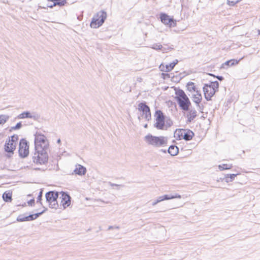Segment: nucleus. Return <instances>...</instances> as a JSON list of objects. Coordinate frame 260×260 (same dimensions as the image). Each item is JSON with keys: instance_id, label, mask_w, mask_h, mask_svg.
<instances>
[{"instance_id": "nucleus-1", "label": "nucleus", "mask_w": 260, "mask_h": 260, "mask_svg": "<svg viewBox=\"0 0 260 260\" xmlns=\"http://www.w3.org/2000/svg\"><path fill=\"white\" fill-rule=\"evenodd\" d=\"M175 99L181 110L187 111L191 106L190 101L184 91L181 89L175 90Z\"/></svg>"}, {"instance_id": "nucleus-2", "label": "nucleus", "mask_w": 260, "mask_h": 260, "mask_svg": "<svg viewBox=\"0 0 260 260\" xmlns=\"http://www.w3.org/2000/svg\"><path fill=\"white\" fill-rule=\"evenodd\" d=\"M50 150L35 149L32 156V161L36 165H46L48 161V151Z\"/></svg>"}, {"instance_id": "nucleus-3", "label": "nucleus", "mask_w": 260, "mask_h": 260, "mask_svg": "<svg viewBox=\"0 0 260 260\" xmlns=\"http://www.w3.org/2000/svg\"><path fill=\"white\" fill-rule=\"evenodd\" d=\"M144 140L149 145L156 147L165 146L168 142V139L166 137L164 136H154L150 134L144 137Z\"/></svg>"}, {"instance_id": "nucleus-4", "label": "nucleus", "mask_w": 260, "mask_h": 260, "mask_svg": "<svg viewBox=\"0 0 260 260\" xmlns=\"http://www.w3.org/2000/svg\"><path fill=\"white\" fill-rule=\"evenodd\" d=\"M107 18V13L101 10L96 13L92 18L90 25L91 27L96 28L102 26Z\"/></svg>"}, {"instance_id": "nucleus-5", "label": "nucleus", "mask_w": 260, "mask_h": 260, "mask_svg": "<svg viewBox=\"0 0 260 260\" xmlns=\"http://www.w3.org/2000/svg\"><path fill=\"white\" fill-rule=\"evenodd\" d=\"M35 149L49 150V142L44 135L37 134L35 135Z\"/></svg>"}, {"instance_id": "nucleus-6", "label": "nucleus", "mask_w": 260, "mask_h": 260, "mask_svg": "<svg viewBox=\"0 0 260 260\" xmlns=\"http://www.w3.org/2000/svg\"><path fill=\"white\" fill-rule=\"evenodd\" d=\"M58 196V192L55 191H49L46 193V202L49 204L50 208L55 209L58 208V204L57 201Z\"/></svg>"}, {"instance_id": "nucleus-7", "label": "nucleus", "mask_w": 260, "mask_h": 260, "mask_svg": "<svg viewBox=\"0 0 260 260\" xmlns=\"http://www.w3.org/2000/svg\"><path fill=\"white\" fill-rule=\"evenodd\" d=\"M154 118L156 122L154 126L157 129L164 130L165 127V116L160 110H157L155 112Z\"/></svg>"}, {"instance_id": "nucleus-8", "label": "nucleus", "mask_w": 260, "mask_h": 260, "mask_svg": "<svg viewBox=\"0 0 260 260\" xmlns=\"http://www.w3.org/2000/svg\"><path fill=\"white\" fill-rule=\"evenodd\" d=\"M175 134L177 135L178 140L184 139L189 141L194 136V133L189 129H177Z\"/></svg>"}, {"instance_id": "nucleus-9", "label": "nucleus", "mask_w": 260, "mask_h": 260, "mask_svg": "<svg viewBox=\"0 0 260 260\" xmlns=\"http://www.w3.org/2000/svg\"><path fill=\"white\" fill-rule=\"evenodd\" d=\"M19 155L21 158H25L29 154V143L24 139H22L19 144Z\"/></svg>"}, {"instance_id": "nucleus-10", "label": "nucleus", "mask_w": 260, "mask_h": 260, "mask_svg": "<svg viewBox=\"0 0 260 260\" xmlns=\"http://www.w3.org/2000/svg\"><path fill=\"white\" fill-rule=\"evenodd\" d=\"M47 210V208H45V209L41 212H38L32 214H29L28 215H27V213L20 214L17 217L16 220L18 222H23L34 220L37 218L38 217H39L43 213H44Z\"/></svg>"}, {"instance_id": "nucleus-11", "label": "nucleus", "mask_w": 260, "mask_h": 260, "mask_svg": "<svg viewBox=\"0 0 260 260\" xmlns=\"http://www.w3.org/2000/svg\"><path fill=\"white\" fill-rule=\"evenodd\" d=\"M160 19L162 23L165 25H168L170 27H174L176 25V21L173 18H171L166 13H161L160 14Z\"/></svg>"}, {"instance_id": "nucleus-12", "label": "nucleus", "mask_w": 260, "mask_h": 260, "mask_svg": "<svg viewBox=\"0 0 260 260\" xmlns=\"http://www.w3.org/2000/svg\"><path fill=\"white\" fill-rule=\"evenodd\" d=\"M203 91L205 98L207 101H209L211 100L212 97H213L218 90H216V89L212 87L211 88L210 86H207V85H204Z\"/></svg>"}, {"instance_id": "nucleus-13", "label": "nucleus", "mask_w": 260, "mask_h": 260, "mask_svg": "<svg viewBox=\"0 0 260 260\" xmlns=\"http://www.w3.org/2000/svg\"><path fill=\"white\" fill-rule=\"evenodd\" d=\"M18 119L31 118L35 120H38L40 118V115L35 112L30 113L29 111H24L18 115Z\"/></svg>"}, {"instance_id": "nucleus-14", "label": "nucleus", "mask_w": 260, "mask_h": 260, "mask_svg": "<svg viewBox=\"0 0 260 260\" xmlns=\"http://www.w3.org/2000/svg\"><path fill=\"white\" fill-rule=\"evenodd\" d=\"M71 198L68 193L62 192L61 204L62 205L63 209H66L70 206L71 204Z\"/></svg>"}, {"instance_id": "nucleus-15", "label": "nucleus", "mask_w": 260, "mask_h": 260, "mask_svg": "<svg viewBox=\"0 0 260 260\" xmlns=\"http://www.w3.org/2000/svg\"><path fill=\"white\" fill-rule=\"evenodd\" d=\"M16 144L13 143V142H11L9 140H7L4 146L5 151L8 153L13 154L14 151L16 149Z\"/></svg>"}, {"instance_id": "nucleus-16", "label": "nucleus", "mask_w": 260, "mask_h": 260, "mask_svg": "<svg viewBox=\"0 0 260 260\" xmlns=\"http://www.w3.org/2000/svg\"><path fill=\"white\" fill-rule=\"evenodd\" d=\"M187 111L188 113L187 114V122L189 123L191 122L197 116V112L194 108L191 109L189 108V110Z\"/></svg>"}, {"instance_id": "nucleus-17", "label": "nucleus", "mask_w": 260, "mask_h": 260, "mask_svg": "<svg viewBox=\"0 0 260 260\" xmlns=\"http://www.w3.org/2000/svg\"><path fill=\"white\" fill-rule=\"evenodd\" d=\"M86 171L87 170L86 168L79 164L76 165V168L74 171L76 174L80 176L85 175L86 173Z\"/></svg>"}, {"instance_id": "nucleus-18", "label": "nucleus", "mask_w": 260, "mask_h": 260, "mask_svg": "<svg viewBox=\"0 0 260 260\" xmlns=\"http://www.w3.org/2000/svg\"><path fill=\"white\" fill-rule=\"evenodd\" d=\"M138 110L143 112V114L150 111L149 107L146 105L145 102H141L138 105Z\"/></svg>"}, {"instance_id": "nucleus-19", "label": "nucleus", "mask_w": 260, "mask_h": 260, "mask_svg": "<svg viewBox=\"0 0 260 260\" xmlns=\"http://www.w3.org/2000/svg\"><path fill=\"white\" fill-rule=\"evenodd\" d=\"M238 174H226L224 175V177L223 178H220L222 181H224L226 183H229L233 181L235 177H236Z\"/></svg>"}, {"instance_id": "nucleus-20", "label": "nucleus", "mask_w": 260, "mask_h": 260, "mask_svg": "<svg viewBox=\"0 0 260 260\" xmlns=\"http://www.w3.org/2000/svg\"><path fill=\"white\" fill-rule=\"evenodd\" d=\"M168 152L172 156H175L179 153V148L175 145H171L168 149Z\"/></svg>"}, {"instance_id": "nucleus-21", "label": "nucleus", "mask_w": 260, "mask_h": 260, "mask_svg": "<svg viewBox=\"0 0 260 260\" xmlns=\"http://www.w3.org/2000/svg\"><path fill=\"white\" fill-rule=\"evenodd\" d=\"M160 70L162 72H169L173 69V66L170 63V64L164 66L163 64H161L159 67Z\"/></svg>"}, {"instance_id": "nucleus-22", "label": "nucleus", "mask_w": 260, "mask_h": 260, "mask_svg": "<svg viewBox=\"0 0 260 260\" xmlns=\"http://www.w3.org/2000/svg\"><path fill=\"white\" fill-rule=\"evenodd\" d=\"M3 199L6 202H11L12 199V192L10 191H5L2 196Z\"/></svg>"}, {"instance_id": "nucleus-23", "label": "nucleus", "mask_w": 260, "mask_h": 260, "mask_svg": "<svg viewBox=\"0 0 260 260\" xmlns=\"http://www.w3.org/2000/svg\"><path fill=\"white\" fill-rule=\"evenodd\" d=\"M186 87L187 90L190 92H195L198 89L195 86L194 83L192 82H188L186 85Z\"/></svg>"}, {"instance_id": "nucleus-24", "label": "nucleus", "mask_w": 260, "mask_h": 260, "mask_svg": "<svg viewBox=\"0 0 260 260\" xmlns=\"http://www.w3.org/2000/svg\"><path fill=\"white\" fill-rule=\"evenodd\" d=\"M239 60H237L236 59H231L225 61L224 63L221 65V68H225L224 66H226L228 67L232 66L235 64H237L238 63Z\"/></svg>"}, {"instance_id": "nucleus-25", "label": "nucleus", "mask_w": 260, "mask_h": 260, "mask_svg": "<svg viewBox=\"0 0 260 260\" xmlns=\"http://www.w3.org/2000/svg\"><path fill=\"white\" fill-rule=\"evenodd\" d=\"M48 2H51L54 3V5H57L62 7L67 3L66 0H47Z\"/></svg>"}, {"instance_id": "nucleus-26", "label": "nucleus", "mask_w": 260, "mask_h": 260, "mask_svg": "<svg viewBox=\"0 0 260 260\" xmlns=\"http://www.w3.org/2000/svg\"><path fill=\"white\" fill-rule=\"evenodd\" d=\"M205 85H207V86H210L211 88L212 87L213 88L216 89V90H218L219 84L217 81H211L209 84H205Z\"/></svg>"}, {"instance_id": "nucleus-27", "label": "nucleus", "mask_w": 260, "mask_h": 260, "mask_svg": "<svg viewBox=\"0 0 260 260\" xmlns=\"http://www.w3.org/2000/svg\"><path fill=\"white\" fill-rule=\"evenodd\" d=\"M232 167V165L222 164L218 166V168L220 171L229 170L231 169Z\"/></svg>"}, {"instance_id": "nucleus-28", "label": "nucleus", "mask_w": 260, "mask_h": 260, "mask_svg": "<svg viewBox=\"0 0 260 260\" xmlns=\"http://www.w3.org/2000/svg\"><path fill=\"white\" fill-rule=\"evenodd\" d=\"M9 116L6 115H0V124H4L9 119Z\"/></svg>"}, {"instance_id": "nucleus-29", "label": "nucleus", "mask_w": 260, "mask_h": 260, "mask_svg": "<svg viewBox=\"0 0 260 260\" xmlns=\"http://www.w3.org/2000/svg\"><path fill=\"white\" fill-rule=\"evenodd\" d=\"M173 125V121L170 118L165 119V130H167L168 128L171 127Z\"/></svg>"}, {"instance_id": "nucleus-30", "label": "nucleus", "mask_w": 260, "mask_h": 260, "mask_svg": "<svg viewBox=\"0 0 260 260\" xmlns=\"http://www.w3.org/2000/svg\"><path fill=\"white\" fill-rule=\"evenodd\" d=\"M9 140L17 144L18 140V136L17 135H14L11 138H9Z\"/></svg>"}, {"instance_id": "nucleus-31", "label": "nucleus", "mask_w": 260, "mask_h": 260, "mask_svg": "<svg viewBox=\"0 0 260 260\" xmlns=\"http://www.w3.org/2000/svg\"><path fill=\"white\" fill-rule=\"evenodd\" d=\"M241 0H228L227 4L230 6H234L236 4L240 2Z\"/></svg>"}, {"instance_id": "nucleus-32", "label": "nucleus", "mask_w": 260, "mask_h": 260, "mask_svg": "<svg viewBox=\"0 0 260 260\" xmlns=\"http://www.w3.org/2000/svg\"><path fill=\"white\" fill-rule=\"evenodd\" d=\"M21 122H18L15 126H12L10 129V131L20 129L22 127Z\"/></svg>"}, {"instance_id": "nucleus-33", "label": "nucleus", "mask_w": 260, "mask_h": 260, "mask_svg": "<svg viewBox=\"0 0 260 260\" xmlns=\"http://www.w3.org/2000/svg\"><path fill=\"white\" fill-rule=\"evenodd\" d=\"M169 198H170L169 197V194H165L164 196L159 197L157 200L159 203L165 200H168Z\"/></svg>"}, {"instance_id": "nucleus-34", "label": "nucleus", "mask_w": 260, "mask_h": 260, "mask_svg": "<svg viewBox=\"0 0 260 260\" xmlns=\"http://www.w3.org/2000/svg\"><path fill=\"white\" fill-rule=\"evenodd\" d=\"M43 190L42 189H41V190L40 191L39 193L38 196V197L37 198V202L40 203L41 205H42L41 200H42V197H43Z\"/></svg>"}, {"instance_id": "nucleus-35", "label": "nucleus", "mask_w": 260, "mask_h": 260, "mask_svg": "<svg viewBox=\"0 0 260 260\" xmlns=\"http://www.w3.org/2000/svg\"><path fill=\"white\" fill-rule=\"evenodd\" d=\"M192 98H193V101L194 102L196 105L198 104H200L201 102V101L202 99L199 98H198V96H196L194 95H192Z\"/></svg>"}, {"instance_id": "nucleus-36", "label": "nucleus", "mask_w": 260, "mask_h": 260, "mask_svg": "<svg viewBox=\"0 0 260 260\" xmlns=\"http://www.w3.org/2000/svg\"><path fill=\"white\" fill-rule=\"evenodd\" d=\"M144 118L147 121H149L151 119V112H148V113H145L143 114Z\"/></svg>"}, {"instance_id": "nucleus-37", "label": "nucleus", "mask_w": 260, "mask_h": 260, "mask_svg": "<svg viewBox=\"0 0 260 260\" xmlns=\"http://www.w3.org/2000/svg\"><path fill=\"white\" fill-rule=\"evenodd\" d=\"M162 48V46L159 44H154L152 45V48L155 50H160Z\"/></svg>"}, {"instance_id": "nucleus-38", "label": "nucleus", "mask_w": 260, "mask_h": 260, "mask_svg": "<svg viewBox=\"0 0 260 260\" xmlns=\"http://www.w3.org/2000/svg\"><path fill=\"white\" fill-rule=\"evenodd\" d=\"M169 197L170 198L169 199V200L173 199L175 198L180 199L181 198V196L180 194H178L177 193H175L174 195H169Z\"/></svg>"}, {"instance_id": "nucleus-39", "label": "nucleus", "mask_w": 260, "mask_h": 260, "mask_svg": "<svg viewBox=\"0 0 260 260\" xmlns=\"http://www.w3.org/2000/svg\"><path fill=\"white\" fill-rule=\"evenodd\" d=\"M161 77L164 79H167L171 78L170 75L168 73H161Z\"/></svg>"}, {"instance_id": "nucleus-40", "label": "nucleus", "mask_w": 260, "mask_h": 260, "mask_svg": "<svg viewBox=\"0 0 260 260\" xmlns=\"http://www.w3.org/2000/svg\"><path fill=\"white\" fill-rule=\"evenodd\" d=\"M108 184L109 185H110L111 186H116L118 188H117V189H119V187H123V185H121V184H115V183H112L111 182H109L108 183Z\"/></svg>"}, {"instance_id": "nucleus-41", "label": "nucleus", "mask_w": 260, "mask_h": 260, "mask_svg": "<svg viewBox=\"0 0 260 260\" xmlns=\"http://www.w3.org/2000/svg\"><path fill=\"white\" fill-rule=\"evenodd\" d=\"M197 106L198 108L199 111L200 112L202 113L203 111L204 110V105L203 104H201V103H200V104H197Z\"/></svg>"}, {"instance_id": "nucleus-42", "label": "nucleus", "mask_w": 260, "mask_h": 260, "mask_svg": "<svg viewBox=\"0 0 260 260\" xmlns=\"http://www.w3.org/2000/svg\"><path fill=\"white\" fill-rule=\"evenodd\" d=\"M209 75L210 76H212L214 77L215 78H217L218 80H219L220 81L224 80V78L221 76H218V75L215 76L212 74H209Z\"/></svg>"}, {"instance_id": "nucleus-43", "label": "nucleus", "mask_w": 260, "mask_h": 260, "mask_svg": "<svg viewBox=\"0 0 260 260\" xmlns=\"http://www.w3.org/2000/svg\"><path fill=\"white\" fill-rule=\"evenodd\" d=\"M195 92L196 93V94H194V95H196V96H198V98H199L201 99H202V94L200 92V91H199L198 89L197 90V91H195Z\"/></svg>"}, {"instance_id": "nucleus-44", "label": "nucleus", "mask_w": 260, "mask_h": 260, "mask_svg": "<svg viewBox=\"0 0 260 260\" xmlns=\"http://www.w3.org/2000/svg\"><path fill=\"white\" fill-rule=\"evenodd\" d=\"M28 205L33 206L35 205V200L34 199L30 200L27 202Z\"/></svg>"}, {"instance_id": "nucleus-45", "label": "nucleus", "mask_w": 260, "mask_h": 260, "mask_svg": "<svg viewBox=\"0 0 260 260\" xmlns=\"http://www.w3.org/2000/svg\"><path fill=\"white\" fill-rule=\"evenodd\" d=\"M178 61L177 59H176L175 61H174L173 62H171V64L173 66V68H174L175 66L178 63Z\"/></svg>"}, {"instance_id": "nucleus-46", "label": "nucleus", "mask_w": 260, "mask_h": 260, "mask_svg": "<svg viewBox=\"0 0 260 260\" xmlns=\"http://www.w3.org/2000/svg\"><path fill=\"white\" fill-rule=\"evenodd\" d=\"M159 203L158 201L157 200H156V201H154L152 205V206H155L157 204H158Z\"/></svg>"}, {"instance_id": "nucleus-47", "label": "nucleus", "mask_w": 260, "mask_h": 260, "mask_svg": "<svg viewBox=\"0 0 260 260\" xmlns=\"http://www.w3.org/2000/svg\"><path fill=\"white\" fill-rule=\"evenodd\" d=\"M56 5H54V3L53 4H51L50 5H48V7L50 8H53L54 7L56 6Z\"/></svg>"}, {"instance_id": "nucleus-48", "label": "nucleus", "mask_w": 260, "mask_h": 260, "mask_svg": "<svg viewBox=\"0 0 260 260\" xmlns=\"http://www.w3.org/2000/svg\"><path fill=\"white\" fill-rule=\"evenodd\" d=\"M114 229V226H112V225L109 226V228H108V230H112V229Z\"/></svg>"}, {"instance_id": "nucleus-49", "label": "nucleus", "mask_w": 260, "mask_h": 260, "mask_svg": "<svg viewBox=\"0 0 260 260\" xmlns=\"http://www.w3.org/2000/svg\"><path fill=\"white\" fill-rule=\"evenodd\" d=\"M60 142H61V141H60V139H58V140H57V143L58 144H59V143H60Z\"/></svg>"}, {"instance_id": "nucleus-50", "label": "nucleus", "mask_w": 260, "mask_h": 260, "mask_svg": "<svg viewBox=\"0 0 260 260\" xmlns=\"http://www.w3.org/2000/svg\"><path fill=\"white\" fill-rule=\"evenodd\" d=\"M144 128H147L148 127V124H145L144 125Z\"/></svg>"}, {"instance_id": "nucleus-51", "label": "nucleus", "mask_w": 260, "mask_h": 260, "mask_svg": "<svg viewBox=\"0 0 260 260\" xmlns=\"http://www.w3.org/2000/svg\"><path fill=\"white\" fill-rule=\"evenodd\" d=\"M114 229H119V226H114Z\"/></svg>"}, {"instance_id": "nucleus-52", "label": "nucleus", "mask_w": 260, "mask_h": 260, "mask_svg": "<svg viewBox=\"0 0 260 260\" xmlns=\"http://www.w3.org/2000/svg\"><path fill=\"white\" fill-rule=\"evenodd\" d=\"M161 150L162 151H163L164 152L166 153V150H162V149H161Z\"/></svg>"}, {"instance_id": "nucleus-53", "label": "nucleus", "mask_w": 260, "mask_h": 260, "mask_svg": "<svg viewBox=\"0 0 260 260\" xmlns=\"http://www.w3.org/2000/svg\"><path fill=\"white\" fill-rule=\"evenodd\" d=\"M258 35H260V30H258Z\"/></svg>"}, {"instance_id": "nucleus-54", "label": "nucleus", "mask_w": 260, "mask_h": 260, "mask_svg": "<svg viewBox=\"0 0 260 260\" xmlns=\"http://www.w3.org/2000/svg\"><path fill=\"white\" fill-rule=\"evenodd\" d=\"M35 170H40V169L39 168H36V169H35Z\"/></svg>"}]
</instances>
